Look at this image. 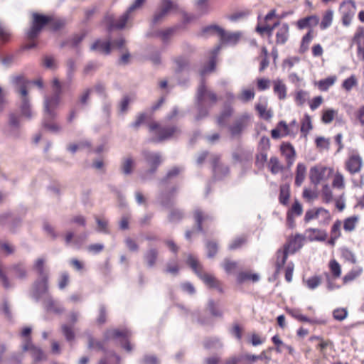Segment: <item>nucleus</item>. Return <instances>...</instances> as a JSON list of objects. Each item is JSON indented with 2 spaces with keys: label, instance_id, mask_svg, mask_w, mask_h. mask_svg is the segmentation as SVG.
I'll list each match as a JSON object with an SVG mask.
<instances>
[{
  "label": "nucleus",
  "instance_id": "f8f14e48",
  "mask_svg": "<svg viewBox=\"0 0 364 364\" xmlns=\"http://www.w3.org/2000/svg\"><path fill=\"white\" fill-rule=\"evenodd\" d=\"M22 350L23 351H28L35 362H39L46 358L43 351L33 344L31 338L25 340Z\"/></svg>",
  "mask_w": 364,
  "mask_h": 364
},
{
  "label": "nucleus",
  "instance_id": "9d476101",
  "mask_svg": "<svg viewBox=\"0 0 364 364\" xmlns=\"http://www.w3.org/2000/svg\"><path fill=\"white\" fill-rule=\"evenodd\" d=\"M250 121V116L248 114H243L229 127L232 136H240L245 129L248 126Z\"/></svg>",
  "mask_w": 364,
  "mask_h": 364
},
{
  "label": "nucleus",
  "instance_id": "58836bf2",
  "mask_svg": "<svg viewBox=\"0 0 364 364\" xmlns=\"http://www.w3.org/2000/svg\"><path fill=\"white\" fill-rule=\"evenodd\" d=\"M287 312L293 318L301 322H309V323H315L316 320L310 318L304 315H303L299 309H287Z\"/></svg>",
  "mask_w": 364,
  "mask_h": 364
},
{
  "label": "nucleus",
  "instance_id": "09e8293b",
  "mask_svg": "<svg viewBox=\"0 0 364 364\" xmlns=\"http://www.w3.org/2000/svg\"><path fill=\"white\" fill-rule=\"evenodd\" d=\"M247 242V238L245 236H240L235 238L229 245V249L234 250L240 248Z\"/></svg>",
  "mask_w": 364,
  "mask_h": 364
},
{
  "label": "nucleus",
  "instance_id": "69168bd1",
  "mask_svg": "<svg viewBox=\"0 0 364 364\" xmlns=\"http://www.w3.org/2000/svg\"><path fill=\"white\" fill-rule=\"evenodd\" d=\"M333 315L335 319L338 321H343L347 317L348 311L344 308L336 309L333 311Z\"/></svg>",
  "mask_w": 364,
  "mask_h": 364
},
{
  "label": "nucleus",
  "instance_id": "8fccbe9b",
  "mask_svg": "<svg viewBox=\"0 0 364 364\" xmlns=\"http://www.w3.org/2000/svg\"><path fill=\"white\" fill-rule=\"evenodd\" d=\"M303 237H304V240L305 239H306L309 241L318 240V230L316 228L306 229Z\"/></svg>",
  "mask_w": 364,
  "mask_h": 364
},
{
  "label": "nucleus",
  "instance_id": "a878e982",
  "mask_svg": "<svg viewBox=\"0 0 364 364\" xmlns=\"http://www.w3.org/2000/svg\"><path fill=\"white\" fill-rule=\"evenodd\" d=\"M289 28L287 23L282 24L277 29L276 33V44H284L289 36Z\"/></svg>",
  "mask_w": 364,
  "mask_h": 364
},
{
  "label": "nucleus",
  "instance_id": "4be33fe9",
  "mask_svg": "<svg viewBox=\"0 0 364 364\" xmlns=\"http://www.w3.org/2000/svg\"><path fill=\"white\" fill-rule=\"evenodd\" d=\"M91 50L97 51L104 55H109L112 50V43L110 41H103L100 39L96 40L90 47Z\"/></svg>",
  "mask_w": 364,
  "mask_h": 364
},
{
  "label": "nucleus",
  "instance_id": "b1692460",
  "mask_svg": "<svg viewBox=\"0 0 364 364\" xmlns=\"http://www.w3.org/2000/svg\"><path fill=\"white\" fill-rule=\"evenodd\" d=\"M201 280L208 287L217 289L220 293H223L222 283L213 274L207 273Z\"/></svg>",
  "mask_w": 364,
  "mask_h": 364
},
{
  "label": "nucleus",
  "instance_id": "a18cd8bd",
  "mask_svg": "<svg viewBox=\"0 0 364 364\" xmlns=\"http://www.w3.org/2000/svg\"><path fill=\"white\" fill-rule=\"evenodd\" d=\"M358 221L357 216H352L346 218L343 223V229L347 232L353 231Z\"/></svg>",
  "mask_w": 364,
  "mask_h": 364
},
{
  "label": "nucleus",
  "instance_id": "79ce46f5",
  "mask_svg": "<svg viewBox=\"0 0 364 364\" xmlns=\"http://www.w3.org/2000/svg\"><path fill=\"white\" fill-rule=\"evenodd\" d=\"M314 38V35L312 31L310 30L302 38L301 46H300V52L304 53L308 49L309 46Z\"/></svg>",
  "mask_w": 364,
  "mask_h": 364
},
{
  "label": "nucleus",
  "instance_id": "f257e3e1",
  "mask_svg": "<svg viewBox=\"0 0 364 364\" xmlns=\"http://www.w3.org/2000/svg\"><path fill=\"white\" fill-rule=\"evenodd\" d=\"M32 17L31 27L27 32V38L30 41H33L46 25H48L50 29L53 31L61 29L65 25V21L63 19L55 18L38 13H33Z\"/></svg>",
  "mask_w": 364,
  "mask_h": 364
},
{
  "label": "nucleus",
  "instance_id": "0e129e2a",
  "mask_svg": "<svg viewBox=\"0 0 364 364\" xmlns=\"http://www.w3.org/2000/svg\"><path fill=\"white\" fill-rule=\"evenodd\" d=\"M11 39V33L0 23V41L2 43L9 42Z\"/></svg>",
  "mask_w": 364,
  "mask_h": 364
},
{
  "label": "nucleus",
  "instance_id": "4d7b16f0",
  "mask_svg": "<svg viewBox=\"0 0 364 364\" xmlns=\"http://www.w3.org/2000/svg\"><path fill=\"white\" fill-rule=\"evenodd\" d=\"M336 80L334 75L329 76L327 78L320 80V90H327L328 87L332 86Z\"/></svg>",
  "mask_w": 364,
  "mask_h": 364
},
{
  "label": "nucleus",
  "instance_id": "393cba45",
  "mask_svg": "<svg viewBox=\"0 0 364 364\" xmlns=\"http://www.w3.org/2000/svg\"><path fill=\"white\" fill-rule=\"evenodd\" d=\"M273 91L280 100H285L287 95V88L284 82L280 79L273 81Z\"/></svg>",
  "mask_w": 364,
  "mask_h": 364
},
{
  "label": "nucleus",
  "instance_id": "de8ad7c7",
  "mask_svg": "<svg viewBox=\"0 0 364 364\" xmlns=\"http://www.w3.org/2000/svg\"><path fill=\"white\" fill-rule=\"evenodd\" d=\"M303 208L301 205L298 200H295L292 204L291 208L287 211V215L292 216H299L302 214Z\"/></svg>",
  "mask_w": 364,
  "mask_h": 364
},
{
  "label": "nucleus",
  "instance_id": "e2e57ef3",
  "mask_svg": "<svg viewBox=\"0 0 364 364\" xmlns=\"http://www.w3.org/2000/svg\"><path fill=\"white\" fill-rule=\"evenodd\" d=\"M232 109L228 108L223 111L218 117L217 122L218 125L223 126L226 123V119L232 115Z\"/></svg>",
  "mask_w": 364,
  "mask_h": 364
},
{
  "label": "nucleus",
  "instance_id": "bb28decb",
  "mask_svg": "<svg viewBox=\"0 0 364 364\" xmlns=\"http://www.w3.org/2000/svg\"><path fill=\"white\" fill-rule=\"evenodd\" d=\"M159 251L156 248H150L144 255V259L149 267H154L158 261Z\"/></svg>",
  "mask_w": 364,
  "mask_h": 364
},
{
  "label": "nucleus",
  "instance_id": "4468645a",
  "mask_svg": "<svg viewBox=\"0 0 364 364\" xmlns=\"http://www.w3.org/2000/svg\"><path fill=\"white\" fill-rule=\"evenodd\" d=\"M271 136L274 139H277L286 136H295V129H290V127L284 121L279 122L277 127L271 131Z\"/></svg>",
  "mask_w": 364,
  "mask_h": 364
},
{
  "label": "nucleus",
  "instance_id": "f03ea898",
  "mask_svg": "<svg viewBox=\"0 0 364 364\" xmlns=\"http://www.w3.org/2000/svg\"><path fill=\"white\" fill-rule=\"evenodd\" d=\"M218 101L217 95L208 90L205 81L202 80L198 87L196 93V105L198 109L197 119H200L208 114V108L213 106Z\"/></svg>",
  "mask_w": 364,
  "mask_h": 364
},
{
  "label": "nucleus",
  "instance_id": "680f3d73",
  "mask_svg": "<svg viewBox=\"0 0 364 364\" xmlns=\"http://www.w3.org/2000/svg\"><path fill=\"white\" fill-rule=\"evenodd\" d=\"M256 109L257 110L259 116L266 120L269 119L272 116L271 111L267 110L266 107L262 105H257L256 106Z\"/></svg>",
  "mask_w": 364,
  "mask_h": 364
},
{
  "label": "nucleus",
  "instance_id": "412c9836",
  "mask_svg": "<svg viewBox=\"0 0 364 364\" xmlns=\"http://www.w3.org/2000/svg\"><path fill=\"white\" fill-rule=\"evenodd\" d=\"M193 218L196 225V230L199 232H203L204 231L203 228V222L209 220H212V217L209 215L208 213L203 212L200 208H196L193 211Z\"/></svg>",
  "mask_w": 364,
  "mask_h": 364
},
{
  "label": "nucleus",
  "instance_id": "cd10ccee",
  "mask_svg": "<svg viewBox=\"0 0 364 364\" xmlns=\"http://www.w3.org/2000/svg\"><path fill=\"white\" fill-rule=\"evenodd\" d=\"M289 253L287 250H278L276 253V261H275V274H279L281 269L283 268L284 264L287 262Z\"/></svg>",
  "mask_w": 364,
  "mask_h": 364
},
{
  "label": "nucleus",
  "instance_id": "6ab92c4d",
  "mask_svg": "<svg viewBox=\"0 0 364 364\" xmlns=\"http://www.w3.org/2000/svg\"><path fill=\"white\" fill-rule=\"evenodd\" d=\"M346 166L350 173H358L363 166V160L359 155L352 154L346 161Z\"/></svg>",
  "mask_w": 364,
  "mask_h": 364
},
{
  "label": "nucleus",
  "instance_id": "c85d7f7f",
  "mask_svg": "<svg viewBox=\"0 0 364 364\" xmlns=\"http://www.w3.org/2000/svg\"><path fill=\"white\" fill-rule=\"evenodd\" d=\"M187 264L193 269L195 274L201 279L207 273L204 272L203 267L198 260L193 256H189Z\"/></svg>",
  "mask_w": 364,
  "mask_h": 364
},
{
  "label": "nucleus",
  "instance_id": "3c124183",
  "mask_svg": "<svg viewBox=\"0 0 364 364\" xmlns=\"http://www.w3.org/2000/svg\"><path fill=\"white\" fill-rule=\"evenodd\" d=\"M51 119H52L48 117L47 115L46 114L45 119L43 122V127L46 129H47L49 131L53 132H59L60 130V127L54 122H49V120H51Z\"/></svg>",
  "mask_w": 364,
  "mask_h": 364
},
{
  "label": "nucleus",
  "instance_id": "5701e85b",
  "mask_svg": "<svg viewBox=\"0 0 364 364\" xmlns=\"http://www.w3.org/2000/svg\"><path fill=\"white\" fill-rule=\"evenodd\" d=\"M131 336V332L127 329H110L106 331L104 336L105 341L111 338H122V339H129Z\"/></svg>",
  "mask_w": 364,
  "mask_h": 364
},
{
  "label": "nucleus",
  "instance_id": "49530a36",
  "mask_svg": "<svg viewBox=\"0 0 364 364\" xmlns=\"http://www.w3.org/2000/svg\"><path fill=\"white\" fill-rule=\"evenodd\" d=\"M146 119H147V114L146 113H144V112L139 113L136 116L135 121L133 122L130 124V126L135 130H137L141 124L146 123Z\"/></svg>",
  "mask_w": 364,
  "mask_h": 364
},
{
  "label": "nucleus",
  "instance_id": "052dcab7",
  "mask_svg": "<svg viewBox=\"0 0 364 364\" xmlns=\"http://www.w3.org/2000/svg\"><path fill=\"white\" fill-rule=\"evenodd\" d=\"M62 332L68 341H72L75 338V333L71 326L63 324L61 326Z\"/></svg>",
  "mask_w": 364,
  "mask_h": 364
},
{
  "label": "nucleus",
  "instance_id": "39448f33",
  "mask_svg": "<svg viewBox=\"0 0 364 364\" xmlns=\"http://www.w3.org/2000/svg\"><path fill=\"white\" fill-rule=\"evenodd\" d=\"M212 32H216L218 34L222 44L236 45L242 36V33L240 31L227 32L216 25L208 26L203 29V33Z\"/></svg>",
  "mask_w": 364,
  "mask_h": 364
},
{
  "label": "nucleus",
  "instance_id": "aec40b11",
  "mask_svg": "<svg viewBox=\"0 0 364 364\" xmlns=\"http://www.w3.org/2000/svg\"><path fill=\"white\" fill-rule=\"evenodd\" d=\"M303 241V236L297 234L294 237L289 239L283 249L287 250V252L289 254H294L301 247Z\"/></svg>",
  "mask_w": 364,
  "mask_h": 364
},
{
  "label": "nucleus",
  "instance_id": "9b49d317",
  "mask_svg": "<svg viewBox=\"0 0 364 364\" xmlns=\"http://www.w3.org/2000/svg\"><path fill=\"white\" fill-rule=\"evenodd\" d=\"M60 102V93L55 92V95L50 97H46L45 100V114L50 119H54L57 114L55 109Z\"/></svg>",
  "mask_w": 364,
  "mask_h": 364
},
{
  "label": "nucleus",
  "instance_id": "774afa93",
  "mask_svg": "<svg viewBox=\"0 0 364 364\" xmlns=\"http://www.w3.org/2000/svg\"><path fill=\"white\" fill-rule=\"evenodd\" d=\"M206 248L208 251V256L213 257L218 252V245L215 242L209 241L206 243Z\"/></svg>",
  "mask_w": 364,
  "mask_h": 364
},
{
  "label": "nucleus",
  "instance_id": "a211bd4d",
  "mask_svg": "<svg viewBox=\"0 0 364 364\" xmlns=\"http://www.w3.org/2000/svg\"><path fill=\"white\" fill-rule=\"evenodd\" d=\"M280 151L282 156H284L287 165L289 168L294 163L296 158V151L290 143L284 142L280 146Z\"/></svg>",
  "mask_w": 364,
  "mask_h": 364
},
{
  "label": "nucleus",
  "instance_id": "13d9d810",
  "mask_svg": "<svg viewBox=\"0 0 364 364\" xmlns=\"http://www.w3.org/2000/svg\"><path fill=\"white\" fill-rule=\"evenodd\" d=\"M223 267L228 274H231L236 271L237 268V263L235 261L226 259L224 261Z\"/></svg>",
  "mask_w": 364,
  "mask_h": 364
},
{
  "label": "nucleus",
  "instance_id": "423d86ee",
  "mask_svg": "<svg viewBox=\"0 0 364 364\" xmlns=\"http://www.w3.org/2000/svg\"><path fill=\"white\" fill-rule=\"evenodd\" d=\"M46 260L43 258H38L33 264V269L36 271L38 279L36 282V289L39 294H46L48 291V273L45 270Z\"/></svg>",
  "mask_w": 364,
  "mask_h": 364
},
{
  "label": "nucleus",
  "instance_id": "2eb2a0df",
  "mask_svg": "<svg viewBox=\"0 0 364 364\" xmlns=\"http://www.w3.org/2000/svg\"><path fill=\"white\" fill-rule=\"evenodd\" d=\"M353 43L357 46L358 58L364 62V28L359 27L353 38Z\"/></svg>",
  "mask_w": 364,
  "mask_h": 364
},
{
  "label": "nucleus",
  "instance_id": "ea45409f",
  "mask_svg": "<svg viewBox=\"0 0 364 364\" xmlns=\"http://www.w3.org/2000/svg\"><path fill=\"white\" fill-rule=\"evenodd\" d=\"M278 26H279V21L274 23L272 26L267 23L262 26L258 25L256 28V31L261 35L267 34L269 37H270L272 34L273 30Z\"/></svg>",
  "mask_w": 364,
  "mask_h": 364
},
{
  "label": "nucleus",
  "instance_id": "338daca9",
  "mask_svg": "<svg viewBox=\"0 0 364 364\" xmlns=\"http://www.w3.org/2000/svg\"><path fill=\"white\" fill-rule=\"evenodd\" d=\"M180 172L181 169L178 167L172 168L167 172L166 176L161 179V183H167L170 178L177 176L180 173Z\"/></svg>",
  "mask_w": 364,
  "mask_h": 364
},
{
  "label": "nucleus",
  "instance_id": "864d4df0",
  "mask_svg": "<svg viewBox=\"0 0 364 364\" xmlns=\"http://www.w3.org/2000/svg\"><path fill=\"white\" fill-rule=\"evenodd\" d=\"M267 161V154L266 151H261L256 155L255 157V166L262 168L264 167L265 163Z\"/></svg>",
  "mask_w": 364,
  "mask_h": 364
},
{
  "label": "nucleus",
  "instance_id": "4c0bfd02",
  "mask_svg": "<svg viewBox=\"0 0 364 364\" xmlns=\"http://www.w3.org/2000/svg\"><path fill=\"white\" fill-rule=\"evenodd\" d=\"M269 53L265 46L261 48L260 53L258 56V59L260 60L259 71H264L269 64L268 59Z\"/></svg>",
  "mask_w": 364,
  "mask_h": 364
},
{
  "label": "nucleus",
  "instance_id": "6e6d98bb",
  "mask_svg": "<svg viewBox=\"0 0 364 364\" xmlns=\"http://www.w3.org/2000/svg\"><path fill=\"white\" fill-rule=\"evenodd\" d=\"M174 62L176 65V72L177 73L183 70L188 65V60L184 57H178L175 58Z\"/></svg>",
  "mask_w": 364,
  "mask_h": 364
},
{
  "label": "nucleus",
  "instance_id": "7ed1b4c3",
  "mask_svg": "<svg viewBox=\"0 0 364 364\" xmlns=\"http://www.w3.org/2000/svg\"><path fill=\"white\" fill-rule=\"evenodd\" d=\"M144 1L145 0H135L127 12L118 19H115L112 14H107L103 18L102 23L106 26L107 31L110 32L113 30L122 29L128 21L129 14L136 9L139 8Z\"/></svg>",
  "mask_w": 364,
  "mask_h": 364
},
{
  "label": "nucleus",
  "instance_id": "5fc2aeb1",
  "mask_svg": "<svg viewBox=\"0 0 364 364\" xmlns=\"http://www.w3.org/2000/svg\"><path fill=\"white\" fill-rule=\"evenodd\" d=\"M333 12L331 10L327 11L323 16L321 23H320V26L322 28H328L332 23Z\"/></svg>",
  "mask_w": 364,
  "mask_h": 364
},
{
  "label": "nucleus",
  "instance_id": "ddd939ff",
  "mask_svg": "<svg viewBox=\"0 0 364 364\" xmlns=\"http://www.w3.org/2000/svg\"><path fill=\"white\" fill-rule=\"evenodd\" d=\"M341 9H343V24L348 26L350 24L353 17L355 13V4L352 0L344 1L341 5Z\"/></svg>",
  "mask_w": 364,
  "mask_h": 364
},
{
  "label": "nucleus",
  "instance_id": "c756f323",
  "mask_svg": "<svg viewBox=\"0 0 364 364\" xmlns=\"http://www.w3.org/2000/svg\"><path fill=\"white\" fill-rule=\"evenodd\" d=\"M318 23V19L316 16H309L297 21L296 25L299 29H304L316 26Z\"/></svg>",
  "mask_w": 364,
  "mask_h": 364
},
{
  "label": "nucleus",
  "instance_id": "c03bdc74",
  "mask_svg": "<svg viewBox=\"0 0 364 364\" xmlns=\"http://www.w3.org/2000/svg\"><path fill=\"white\" fill-rule=\"evenodd\" d=\"M312 129V124L309 115L306 114L302 119L301 125V132L306 136Z\"/></svg>",
  "mask_w": 364,
  "mask_h": 364
},
{
  "label": "nucleus",
  "instance_id": "6e6552de",
  "mask_svg": "<svg viewBox=\"0 0 364 364\" xmlns=\"http://www.w3.org/2000/svg\"><path fill=\"white\" fill-rule=\"evenodd\" d=\"M141 154L147 166H149V169L147 170L146 173L149 174H154L163 161L161 154L158 152H152L150 151L144 150L141 152Z\"/></svg>",
  "mask_w": 364,
  "mask_h": 364
},
{
  "label": "nucleus",
  "instance_id": "f3484780",
  "mask_svg": "<svg viewBox=\"0 0 364 364\" xmlns=\"http://www.w3.org/2000/svg\"><path fill=\"white\" fill-rule=\"evenodd\" d=\"M173 7L174 5L171 0H161L159 9L154 15L153 23H157L161 21Z\"/></svg>",
  "mask_w": 364,
  "mask_h": 364
},
{
  "label": "nucleus",
  "instance_id": "bf43d9fd",
  "mask_svg": "<svg viewBox=\"0 0 364 364\" xmlns=\"http://www.w3.org/2000/svg\"><path fill=\"white\" fill-rule=\"evenodd\" d=\"M88 348L99 350H104V343L100 341L95 340L92 336H88Z\"/></svg>",
  "mask_w": 364,
  "mask_h": 364
},
{
  "label": "nucleus",
  "instance_id": "1a4fd4ad",
  "mask_svg": "<svg viewBox=\"0 0 364 364\" xmlns=\"http://www.w3.org/2000/svg\"><path fill=\"white\" fill-rule=\"evenodd\" d=\"M309 179L311 183L315 186V188L313 190L311 188H305L303 192V196L308 201H311L316 200L318 197V191L316 188V185L318 183V166H315L311 168L309 173Z\"/></svg>",
  "mask_w": 364,
  "mask_h": 364
},
{
  "label": "nucleus",
  "instance_id": "72a5a7b5",
  "mask_svg": "<svg viewBox=\"0 0 364 364\" xmlns=\"http://www.w3.org/2000/svg\"><path fill=\"white\" fill-rule=\"evenodd\" d=\"M268 168L272 174H277L284 168L277 156H272L268 161Z\"/></svg>",
  "mask_w": 364,
  "mask_h": 364
},
{
  "label": "nucleus",
  "instance_id": "2f4dec72",
  "mask_svg": "<svg viewBox=\"0 0 364 364\" xmlns=\"http://www.w3.org/2000/svg\"><path fill=\"white\" fill-rule=\"evenodd\" d=\"M220 46H217L216 48H215L212 51H211V56H210V58L209 60V62H208V64L207 66L204 67V68L202 70V74L204 75L207 73H210V72H213L215 70V67H216V58H217V55L220 51Z\"/></svg>",
  "mask_w": 364,
  "mask_h": 364
},
{
  "label": "nucleus",
  "instance_id": "7c9ffc66",
  "mask_svg": "<svg viewBox=\"0 0 364 364\" xmlns=\"http://www.w3.org/2000/svg\"><path fill=\"white\" fill-rule=\"evenodd\" d=\"M306 174V167L302 163H299L296 168L295 171V181L294 184L296 186H301L303 183Z\"/></svg>",
  "mask_w": 364,
  "mask_h": 364
},
{
  "label": "nucleus",
  "instance_id": "a19ab883",
  "mask_svg": "<svg viewBox=\"0 0 364 364\" xmlns=\"http://www.w3.org/2000/svg\"><path fill=\"white\" fill-rule=\"evenodd\" d=\"M341 227V223L339 220H337L332 226L331 231V239L329 242L331 245L334 244V242L336 239L339 237L341 235L340 229Z\"/></svg>",
  "mask_w": 364,
  "mask_h": 364
},
{
  "label": "nucleus",
  "instance_id": "e433bc0d",
  "mask_svg": "<svg viewBox=\"0 0 364 364\" xmlns=\"http://www.w3.org/2000/svg\"><path fill=\"white\" fill-rule=\"evenodd\" d=\"M135 161L132 157H127L122 160L121 169L124 174L129 175L133 172Z\"/></svg>",
  "mask_w": 364,
  "mask_h": 364
},
{
  "label": "nucleus",
  "instance_id": "c9c22d12",
  "mask_svg": "<svg viewBox=\"0 0 364 364\" xmlns=\"http://www.w3.org/2000/svg\"><path fill=\"white\" fill-rule=\"evenodd\" d=\"M290 198V188L289 185H282L279 188V201L283 205H287Z\"/></svg>",
  "mask_w": 364,
  "mask_h": 364
},
{
  "label": "nucleus",
  "instance_id": "603ef678",
  "mask_svg": "<svg viewBox=\"0 0 364 364\" xmlns=\"http://www.w3.org/2000/svg\"><path fill=\"white\" fill-rule=\"evenodd\" d=\"M309 98V95L303 90H299L295 94V102L299 106L303 105Z\"/></svg>",
  "mask_w": 364,
  "mask_h": 364
},
{
  "label": "nucleus",
  "instance_id": "20e7f679",
  "mask_svg": "<svg viewBox=\"0 0 364 364\" xmlns=\"http://www.w3.org/2000/svg\"><path fill=\"white\" fill-rule=\"evenodd\" d=\"M147 126L149 131L154 134V138L151 139L154 142L169 139L180 133L176 126L161 127L159 122L154 121L147 123Z\"/></svg>",
  "mask_w": 364,
  "mask_h": 364
},
{
  "label": "nucleus",
  "instance_id": "473e14b6",
  "mask_svg": "<svg viewBox=\"0 0 364 364\" xmlns=\"http://www.w3.org/2000/svg\"><path fill=\"white\" fill-rule=\"evenodd\" d=\"M259 279V277L257 274L251 273L250 272H240L237 275V282L240 284L247 281L257 282Z\"/></svg>",
  "mask_w": 364,
  "mask_h": 364
},
{
  "label": "nucleus",
  "instance_id": "f704fd0d",
  "mask_svg": "<svg viewBox=\"0 0 364 364\" xmlns=\"http://www.w3.org/2000/svg\"><path fill=\"white\" fill-rule=\"evenodd\" d=\"M9 270L14 274L16 278L20 279H25L27 276L26 267L22 263H18L11 266Z\"/></svg>",
  "mask_w": 364,
  "mask_h": 364
},
{
  "label": "nucleus",
  "instance_id": "37998d69",
  "mask_svg": "<svg viewBox=\"0 0 364 364\" xmlns=\"http://www.w3.org/2000/svg\"><path fill=\"white\" fill-rule=\"evenodd\" d=\"M184 217L183 212L178 208L172 209L168 216L171 223H176L181 221Z\"/></svg>",
  "mask_w": 364,
  "mask_h": 364
},
{
  "label": "nucleus",
  "instance_id": "0eeeda50",
  "mask_svg": "<svg viewBox=\"0 0 364 364\" xmlns=\"http://www.w3.org/2000/svg\"><path fill=\"white\" fill-rule=\"evenodd\" d=\"M14 82L19 87L17 90V92L21 95L23 98L22 105L21 107V113L25 117L31 118L32 114L30 109V105L27 98L28 91L26 87L27 84L28 83V81H27L23 76L19 75L14 78Z\"/></svg>",
  "mask_w": 364,
  "mask_h": 364
},
{
  "label": "nucleus",
  "instance_id": "dca6fc26",
  "mask_svg": "<svg viewBox=\"0 0 364 364\" xmlns=\"http://www.w3.org/2000/svg\"><path fill=\"white\" fill-rule=\"evenodd\" d=\"M173 7L174 5L171 0H161L159 9L154 15L153 23H157L161 21Z\"/></svg>",
  "mask_w": 364,
  "mask_h": 364
}]
</instances>
